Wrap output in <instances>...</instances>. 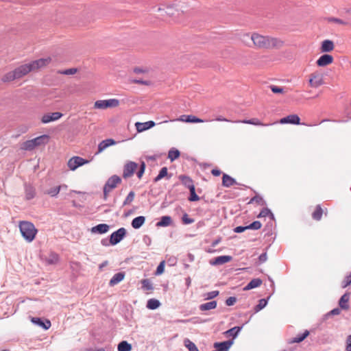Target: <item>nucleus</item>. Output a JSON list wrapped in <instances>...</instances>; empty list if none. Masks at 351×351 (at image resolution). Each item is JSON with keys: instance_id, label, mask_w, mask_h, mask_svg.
<instances>
[{"instance_id": "obj_3", "label": "nucleus", "mask_w": 351, "mask_h": 351, "mask_svg": "<svg viewBox=\"0 0 351 351\" xmlns=\"http://www.w3.org/2000/svg\"><path fill=\"white\" fill-rule=\"evenodd\" d=\"M127 235V230L125 228H120L113 232L110 237L111 245H116L120 243Z\"/></svg>"}, {"instance_id": "obj_57", "label": "nucleus", "mask_w": 351, "mask_h": 351, "mask_svg": "<svg viewBox=\"0 0 351 351\" xmlns=\"http://www.w3.org/2000/svg\"><path fill=\"white\" fill-rule=\"evenodd\" d=\"M77 71V69L76 68H70L68 69L59 71L58 73H60L62 75H73V74L76 73Z\"/></svg>"}, {"instance_id": "obj_55", "label": "nucleus", "mask_w": 351, "mask_h": 351, "mask_svg": "<svg viewBox=\"0 0 351 351\" xmlns=\"http://www.w3.org/2000/svg\"><path fill=\"white\" fill-rule=\"evenodd\" d=\"M194 221V219L189 217L187 213H184L182 217V222L184 225L191 224Z\"/></svg>"}, {"instance_id": "obj_19", "label": "nucleus", "mask_w": 351, "mask_h": 351, "mask_svg": "<svg viewBox=\"0 0 351 351\" xmlns=\"http://www.w3.org/2000/svg\"><path fill=\"white\" fill-rule=\"evenodd\" d=\"M110 230V226L106 223H99L97 224L90 229V232L92 234H103L108 232Z\"/></svg>"}, {"instance_id": "obj_50", "label": "nucleus", "mask_w": 351, "mask_h": 351, "mask_svg": "<svg viewBox=\"0 0 351 351\" xmlns=\"http://www.w3.org/2000/svg\"><path fill=\"white\" fill-rule=\"evenodd\" d=\"M341 313V310L340 308H335L332 310H331L330 311H329L328 313H326L323 317H322V321H325L327 319H328L329 317L330 316H333V315H339Z\"/></svg>"}, {"instance_id": "obj_43", "label": "nucleus", "mask_w": 351, "mask_h": 351, "mask_svg": "<svg viewBox=\"0 0 351 351\" xmlns=\"http://www.w3.org/2000/svg\"><path fill=\"white\" fill-rule=\"evenodd\" d=\"M61 190V186L52 187L44 191L45 194H47L52 197H56Z\"/></svg>"}, {"instance_id": "obj_16", "label": "nucleus", "mask_w": 351, "mask_h": 351, "mask_svg": "<svg viewBox=\"0 0 351 351\" xmlns=\"http://www.w3.org/2000/svg\"><path fill=\"white\" fill-rule=\"evenodd\" d=\"M156 125V123L154 121H148L146 122H136L135 126L138 132H143L149 129L152 128Z\"/></svg>"}, {"instance_id": "obj_9", "label": "nucleus", "mask_w": 351, "mask_h": 351, "mask_svg": "<svg viewBox=\"0 0 351 351\" xmlns=\"http://www.w3.org/2000/svg\"><path fill=\"white\" fill-rule=\"evenodd\" d=\"M232 260V257L229 255H222L215 257L210 260L209 263L213 266L221 265L225 263H229Z\"/></svg>"}, {"instance_id": "obj_58", "label": "nucleus", "mask_w": 351, "mask_h": 351, "mask_svg": "<svg viewBox=\"0 0 351 351\" xmlns=\"http://www.w3.org/2000/svg\"><path fill=\"white\" fill-rule=\"evenodd\" d=\"M219 294V291H213L208 292L205 294V300H213V298L218 296Z\"/></svg>"}, {"instance_id": "obj_41", "label": "nucleus", "mask_w": 351, "mask_h": 351, "mask_svg": "<svg viewBox=\"0 0 351 351\" xmlns=\"http://www.w3.org/2000/svg\"><path fill=\"white\" fill-rule=\"evenodd\" d=\"M132 346L127 341H121L117 346L118 351H131Z\"/></svg>"}, {"instance_id": "obj_29", "label": "nucleus", "mask_w": 351, "mask_h": 351, "mask_svg": "<svg viewBox=\"0 0 351 351\" xmlns=\"http://www.w3.org/2000/svg\"><path fill=\"white\" fill-rule=\"evenodd\" d=\"M171 176H172L171 174L168 173L167 167H164L160 169L158 176L154 178V182H157L164 178H167V179L169 180L171 178Z\"/></svg>"}, {"instance_id": "obj_39", "label": "nucleus", "mask_w": 351, "mask_h": 351, "mask_svg": "<svg viewBox=\"0 0 351 351\" xmlns=\"http://www.w3.org/2000/svg\"><path fill=\"white\" fill-rule=\"evenodd\" d=\"M180 156V152L175 147L171 148L168 152V158H169L171 162L178 159Z\"/></svg>"}, {"instance_id": "obj_59", "label": "nucleus", "mask_w": 351, "mask_h": 351, "mask_svg": "<svg viewBox=\"0 0 351 351\" xmlns=\"http://www.w3.org/2000/svg\"><path fill=\"white\" fill-rule=\"evenodd\" d=\"M350 285H351V273L344 278L341 282V287L342 288H346Z\"/></svg>"}, {"instance_id": "obj_40", "label": "nucleus", "mask_w": 351, "mask_h": 351, "mask_svg": "<svg viewBox=\"0 0 351 351\" xmlns=\"http://www.w3.org/2000/svg\"><path fill=\"white\" fill-rule=\"evenodd\" d=\"M287 124H293V125H300V119L297 114H290L287 115L286 118Z\"/></svg>"}, {"instance_id": "obj_21", "label": "nucleus", "mask_w": 351, "mask_h": 351, "mask_svg": "<svg viewBox=\"0 0 351 351\" xmlns=\"http://www.w3.org/2000/svg\"><path fill=\"white\" fill-rule=\"evenodd\" d=\"M173 223V219L169 215L162 216L159 221L156 223V227H168Z\"/></svg>"}, {"instance_id": "obj_18", "label": "nucleus", "mask_w": 351, "mask_h": 351, "mask_svg": "<svg viewBox=\"0 0 351 351\" xmlns=\"http://www.w3.org/2000/svg\"><path fill=\"white\" fill-rule=\"evenodd\" d=\"M25 199L31 200L36 197V189L29 183L25 182L24 184Z\"/></svg>"}, {"instance_id": "obj_33", "label": "nucleus", "mask_w": 351, "mask_h": 351, "mask_svg": "<svg viewBox=\"0 0 351 351\" xmlns=\"http://www.w3.org/2000/svg\"><path fill=\"white\" fill-rule=\"evenodd\" d=\"M217 302L216 300L204 303L199 305V308L202 311H206L211 309H215L217 307Z\"/></svg>"}, {"instance_id": "obj_61", "label": "nucleus", "mask_w": 351, "mask_h": 351, "mask_svg": "<svg viewBox=\"0 0 351 351\" xmlns=\"http://www.w3.org/2000/svg\"><path fill=\"white\" fill-rule=\"evenodd\" d=\"M267 260V252H265L262 253L258 256V263H256V265H259L265 263Z\"/></svg>"}, {"instance_id": "obj_23", "label": "nucleus", "mask_w": 351, "mask_h": 351, "mask_svg": "<svg viewBox=\"0 0 351 351\" xmlns=\"http://www.w3.org/2000/svg\"><path fill=\"white\" fill-rule=\"evenodd\" d=\"M350 300V293H345L339 300V306L342 310H348L350 306L348 302Z\"/></svg>"}, {"instance_id": "obj_36", "label": "nucleus", "mask_w": 351, "mask_h": 351, "mask_svg": "<svg viewBox=\"0 0 351 351\" xmlns=\"http://www.w3.org/2000/svg\"><path fill=\"white\" fill-rule=\"evenodd\" d=\"M160 302L158 300L152 298L147 300L146 307L150 310L157 309L160 306Z\"/></svg>"}, {"instance_id": "obj_12", "label": "nucleus", "mask_w": 351, "mask_h": 351, "mask_svg": "<svg viewBox=\"0 0 351 351\" xmlns=\"http://www.w3.org/2000/svg\"><path fill=\"white\" fill-rule=\"evenodd\" d=\"M311 86L317 88L324 84L323 76L321 73H313L311 74L309 79Z\"/></svg>"}, {"instance_id": "obj_17", "label": "nucleus", "mask_w": 351, "mask_h": 351, "mask_svg": "<svg viewBox=\"0 0 351 351\" xmlns=\"http://www.w3.org/2000/svg\"><path fill=\"white\" fill-rule=\"evenodd\" d=\"M221 184L224 187H230L234 184L241 185V184L238 183L234 178L224 173H223L222 176ZM242 186H244L245 188H248V186L244 184H242Z\"/></svg>"}, {"instance_id": "obj_44", "label": "nucleus", "mask_w": 351, "mask_h": 351, "mask_svg": "<svg viewBox=\"0 0 351 351\" xmlns=\"http://www.w3.org/2000/svg\"><path fill=\"white\" fill-rule=\"evenodd\" d=\"M325 20L329 23H335L341 25H347L348 24V23L347 21H345L342 19H340L339 18H335L333 16L327 17L325 19Z\"/></svg>"}, {"instance_id": "obj_31", "label": "nucleus", "mask_w": 351, "mask_h": 351, "mask_svg": "<svg viewBox=\"0 0 351 351\" xmlns=\"http://www.w3.org/2000/svg\"><path fill=\"white\" fill-rule=\"evenodd\" d=\"M310 332L308 330H305L302 334L298 335L295 337L289 340V343H300L303 341Z\"/></svg>"}, {"instance_id": "obj_52", "label": "nucleus", "mask_w": 351, "mask_h": 351, "mask_svg": "<svg viewBox=\"0 0 351 351\" xmlns=\"http://www.w3.org/2000/svg\"><path fill=\"white\" fill-rule=\"evenodd\" d=\"M134 197L135 193L133 191H130L126 198L123 201L122 206H125L130 204L132 202L134 201Z\"/></svg>"}, {"instance_id": "obj_10", "label": "nucleus", "mask_w": 351, "mask_h": 351, "mask_svg": "<svg viewBox=\"0 0 351 351\" xmlns=\"http://www.w3.org/2000/svg\"><path fill=\"white\" fill-rule=\"evenodd\" d=\"M31 322L34 324L42 328L44 330H48L51 326L50 320L47 319H44L43 317H32Z\"/></svg>"}, {"instance_id": "obj_25", "label": "nucleus", "mask_w": 351, "mask_h": 351, "mask_svg": "<svg viewBox=\"0 0 351 351\" xmlns=\"http://www.w3.org/2000/svg\"><path fill=\"white\" fill-rule=\"evenodd\" d=\"M179 180L181 181L182 184L189 190L195 187L193 180L189 176L180 175L179 176Z\"/></svg>"}, {"instance_id": "obj_6", "label": "nucleus", "mask_w": 351, "mask_h": 351, "mask_svg": "<svg viewBox=\"0 0 351 351\" xmlns=\"http://www.w3.org/2000/svg\"><path fill=\"white\" fill-rule=\"evenodd\" d=\"M137 167L138 164L136 162L133 161L128 162L123 167V178L126 179L132 177L134 175Z\"/></svg>"}, {"instance_id": "obj_47", "label": "nucleus", "mask_w": 351, "mask_h": 351, "mask_svg": "<svg viewBox=\"0 0 351 351\" xmlns=\"http://www.w3.org/2000/svg\"><path fill=\"white\" fill-rule=\"evenodd\" d=\"M34 148H36V146L34 145L32 139L25 141L22 145V149L27 151H32Z\"/></svg>"}, {"instance_id": "obj_13", "label": "nucleus", "mask_w": 351, "mask_h": 351, "mask_svg": "<svg viewBox=\"0 0 351 351\" xmlns=\"http://www.w3.org/2000/svg\"><path fill=\"white\" fill-rule=\"evenodd\" d=\"M233 343V340L215 342L213 344L215 350L213 351H228Z\"/></svg>"}, {"instance_id": "obj_1", "label": "nucleus", "mask_w": 351, "mask_h": 351, "mask_svg": "<svg viewBox=\"0 0 351 351\" xmlns=\"http://www.w3.org/2000/svg\"><path fill=\"white\" fill-rule=\"evenodd\" d=\"M250 38L254 45L258 48H279L283 45V41L276 38L264 36L256 33L252 34Z\"/></svg>"}, {"instance_id": "obj_53", "label": "nucleus", "mask_w": 351, "mask_h": 351, "mask_svg": "<svg viewBox=\"0 0 351 351\" xmlns=\"http://www.w3.org/2000/svg\"><path fill=\"white\" fill-rule=\"evenodd\" d=\"M142 288L145 290L151 291L154 289L152 284L150 282L149 279H143L141 280Z\"/></svg>"}, {"instance_id": "obj_7", "label": "nucleus", "mask_w": 351, "mask_h": 351, "mask_svg": "<svg viewBox=\"0 0 351 351\" xmlns=\"http://www.w3.org/2000/svg\"><path fill=\"white\" fill-rule=\"evenodd\" d=\"M13 71L14 72L16 79H20L22 77L27 75V73H29V72L32 71V68L31 67V64H29V63H27L16 67Z\"/></svg>"}, {"instance_id": "obj_42", "label": "nucleus", "mask_w": 351, "mask_h": 351, "mask_svg": "<svg viewBox=\"0 0 351 351\" xmlns=\"http://www.w3.org/2000/svg\"><path fill=\"white\" fill-rule=\"evenodd\" d=\"M184 345L189 351H199L196 345L187 338L184 340Z\"/></svg>"}, {"instance_id": "obj_49", "label": "nucleus", "mask_w": 351, "mask_h": 351, "mask_svg": "<svg viewBox=\"0 0 351 351\" xmlns=\"http://www.w3.org/2000/svg\"><path fill=\"white\" fill-rule=\"evenodd\" d=\"M237 122L243 123H247V124H251V125H263L259 121V119H258L256 118H253V119H243L242 121H238Z\"/></svg>"}, {"instance_id": "obj_5", "label": "nucleus", "mask_w": 351, "mask_h": 351, "mask_svg": "<svg viewBox=\"0 0 351 351\" xmlns=\"http://www.w3.org/2000/svg\"><path fill=\"white\" fill-rule=\"evenodd\" d=\"M88 162L89 161L88 160L84 159L82 157L73 156L69 160L67 165L71 171H75L78 167Z\"/></svg>"}, {"instance_id": "obj_51", "label": "nucleus", "mask_w": 351, "mask_h": 351, "mask_svg": "<svg viewBox=\"0 0 351 351\" xmlns=\"http://www.w3.org/2000/svg\"><path fill=\"white\" fill-rule=\"evenodd\" d=\"M14 80H16V75L14 74V71H10L3 75L2 77V80L4 82H11Z\"/></svg>"}, {"instance_id": "obj_35", "label": "nucleus", "mask_w": 351, "mask_h": 351, "mask_svg": "<svg viewBox=\"0 0 351 351\" xmlns=\"http://www.w3.org/2000/svg\"><path fill=\"white\" fill-rule=\"evenodd\" d=\"M270 296L267 298H262L258 300V304L254 307V313H256L263 309L267 304Z\"/></svg>"}, {"instance_id": "obj_34", "label": "nucleus", "mask_w": 351, "mask_h": 351, "mask_svg": "<svg viewBox=\"0 0 351 351\" xmlns=\"http://www.w3.org/2000/svg\"><path fill=\"white\" fill-rule=\"evenodd\" d=\"M47 265H55L59 261V256L54 252H51L49 256L45 258Z\"/></svg>"}, {"instance_id": "obj_30", "label": "nucleus", "mask_w": 351, "mask_h": 351, "mask_svg": "<svg viewBox=\"0 0 351 351\" xmlns=\"http://www.w3.org/2000/svg\"><path fill=\"white\" fill-rule=\"evenodd\" d=\"M145 217L138 216L134 218L131 222L132 227L134 229H139L145 222Z\"/></svg>"}, {"instance_id": "obj_48", "label": "nucleus", "mask_w": 351, "mask_h": 351, "mask_svg": "<svg viewBox=\"0 0 351 351\" xmlns=\"http://www.w3.org/2000/svg\"><path fill=\"white\" fill-rule=\"evenodd\" d=\"M189 193V196L188 197V200L189 202H197L199 200L200 198L196 193L195 187L190 189Z\"/></svg>"}, {"instance_id": "obj_11", "label": "nucleus", "mask_w": 351, "mask_h": 351, "mask_svg": "<svg viewBox=\"0 0 351 351\" xmlns=\"http://www.w3.org/2000/svg\"><path fill=\"white\" fill-rule=\"evenodd\" d=\"M62 116L63 114L60 112L47 113L42 117L41 122L43 123H48L60 119Z\"/></svg>"}, {"instance_id": "obj_64", "label": "nucleus", "mask_w": 351, "mask_h": 351, "mask_svg": "<svg viewBox=\"0 0 351 351\" xmlns=\"http://www.w3.org/2000/svg\"><path fill=\"white\" fill-rule=\"evenodd\" d=\"M346 350V351H351V335L347 337Z\"/></svg>"}, {"instance_id": "obj_32", "label": "nucleus", "mask_w": 351, "mask_h": 351, "mask_svg": "<svg viewBox=\"0 0 351 351\" xmlns=\"http://www.w3.org/2000/svg\"><path fill=\"white\" fill-rule=\"evenodd\" d=\"M180 120L187 123H202L204 120L194 116V115H182Z\"/></svg>"}, {"instance_id": "obj_45", "label": "nucleus", "mask_w": 351, "mask_h": 351, "mask_svg": "<svg viewBox=\"0 0 351 351\" xmlns=\"http://www.w3.org/2000/svg\"><path fill=\"white\" fill-rule=\"evenodd\" d=\"M262 227V223L259 221H254L250 224L245 226L247 230H258Z\"/></svg>"}, {"instance_id": "obj_46", "label": "nucleus", "mask_w": 351, "mask_h": 351, "mask_svg": "<svg viewBox=\"0 0 351 351\" xmlns=\"http://www.w3.org/2000/svg\"><path fill=\"white\" fill-rule=\"evenodd\" d=\"M253 202H256L259 205H266V202L263 199V198L259 195H256L255 196H254L253 197H252L250 200V202H248V204H252Z\"/></svg>"}, {"instance_id": "obj_60", "label": "nucleus", "mask_w": 351, "mask_h": 351, "mask_svg": "<svg viewBox=\"0 0 351 351\" xmlns=\"http://www.w3.org/2000/svg\"><path fill=\"white\" fill-rule=\"evenodd\" d=\"M269 87H270L271 91L275 94H280V93H284L283 87H280V86H277L275 85H271Z\"/></svg>"}, {"instance_id": "obj_54", "label": "nucleus", "mask_w": 351, "mask_h": 351, "mask_svg": "<svg viewBox=\"0 0 351 351\" xmlns=\"http://www.w3.org/2000/svg\"><path fill=\"white\" fill-rule=\"evenodd\" d=\"M165 261H162L159 265H158L154 274L156 276H160L165 271Z\"/></svg>"}, {"instance_id": "obj_14", "label": "nucleus", "mask_w": 351, "mask_h": 351, "mask_svg": "<svg viewBox=\"0 0 351 351\" xmlns=\"http://www.w3.org/2000/svg\"><path fill=\"white\" fill-rule=\"evenodd\" d=\"M51 61V58L48 57L46 58H40L38 60L32 61L31 62H29V64H31L32 71H34L36 69L47 66Z\"/></svg>"}, {"instance_id": "obj_28", "label": "nucleus", "mask_w": 351, "mask_h": 351, "mask_svg": "<svg viewBox=\"0 0 351 351\" xmlns=\"http://www.w3.org/2000/svg\"><path fill=\"white\" fill-rule=\"evenodd\" d=\"M263 283V280L261 278H253L252 279L245 287H244V291H249L252 289L257 288L260 287Z\"/></svg>"}, {"instance_id": "obj_8", "label": "nucleus", "mask_w": 351, "mask_h": 351, "mask_svg": "<svg viewBox=\"0 0 351 351\" xmlns=\"http://www.w3.org/2000/svg\"><path fill=\"white\" fill-rule=\"evenodd\" d=\"M121 181V178L119 176L113 175L107 180L106 184L104 186V188L111 191L115 189L117 184H120Z\"/></svg>"}, {"instance_id": "obj_62", "label": "nucleus", "mask_w": 351, "mask_h": 351, "mask_svg": "<svg viewBox=\"0 0 351 351\" xmlns=\"http://www.w3.org/2000/svg\"><path fill=\"white\" fill-rule=\"evenodd\" d=\"M237 302V298L234 297V296H231V297H229L226 300V304L228 306H233Z\"/></svg>"}, {"instance_id": "obj_27", "label": "nucleus", "mask_w": 351, "mask_h": 351, "mask_svg": "<svg viewBox=\"0 0 351 351\" xmlns=\"http://www.w3.org/2000/svg\"><path fill=\"white\" fill-rule=\"evenodd\" d=\"M243 325L234 326V327L228 329V330H226L224 332V334L226 336L232 337V340H233L234 339H235L238 337L239 332H241V330L243 328Z\"/></svg>"}, {"instance_id": "obj_2", "label": "nucleus", "mask_w": 351, "mask_h": 351, "mask_svg": "<svg viewBox=\"0 0 351 351\" xmlns=\"http://www.w3.org/2000/svg\"><path fill=\"white\" fill-rule=\"evenodd\" d=\"M19 230L22 237L27 242H32L34 241L38 232L37 229L32 222L25 221L20 223Z\"/></svg>"}, {"instance_id": "obj_24", "label": "nucleus", "mask_w": 351, "mask_h": 351, "mask_svg": "<svg viewBox=\"0 0 351 351\" xmlns=\"http://www.w3.org/2000/svg\"><path fill=\"white\" fill-rule=\"evenodd\" d=\"M125 276V273L124 271H120L115 274L110 280L109 286L114 287V285L119 284L124 279Z\"/></svg>"}, {"instance_id": "obj_56", "label": "nucleus", "mask_w": 351, "mask_h": 351, "mask_svg": "<svg viewBox=\"0 0 351 351\" xmlns=\"http://www.w3.org/2000/svg\"><path fill=\"white\" fill-rule=\"evenodd\" d=\"M145 168H146V165H145V162L142 161L140 164V167H139L138 171L136 172V176L139 179H141L142 178V176H143L145 171Z\"/></svg>"}, {"instance_id": "obj_38", "label": "nucleus", "mask_w": 351, "mask_h": 351, "mask_svg": "<svg viewBox=\"0 0 351 351\" xmlns=\"http://www.w3.org/2000/svg\"><path fill=\"white\" fill-rule=\"evenodd\" d=\"M323 209L319 204L317 205L315 210L312 213V218L315 221H319L323 215Z\"/></svg>"}, {"instance_id": "obj_63", "label": "nucleus", "mask_w": 351, "mask_h": 351, "mask_svg": "<svg viewBox=\"0 0 351 351\" xmlns=\"http://www.w3.org/2000/svg\"><path fill=\"white\" fill-rule=\"evenodd\" d=\"M177 263V258L175 256H171L167 259V264L169 266H175Z\"/></svg>"}, {"instance_id": "obj_20", "label": "nucleus", "mask_w": 351, "mask_h": 351, "mask_svg": "<svg viewBox=\"0 0 351 351\" xmlns=\"http://www.w3.org/2000/svg\"><path fill=\"white\" fill-rule=\"evenodd\" d=\"M335 48V45L332 40H324L322 42L320 51L322 53H328L332 51Z\"/></svg>"}, {"instance_id": "obj_26", "label": "nucleus", "mask_w": 351, "mask_h": 351, "mask_svg": "<svg viewBox=\"0 0 351 351\" xmlns=\"http://www.w3.org/2000/svg\"><path fill=\"white\" fill-rule=\"evenodd\" d=\"M49 136L47 134H43L39 136H37L32 139L34 145L36 147L40 145H45L49 142Z\"/></svg>"}, {"instance_id": "obj_15", "label": "nucleus", "mask_w": 351, "mask_h": 351, "mask_svg": "<svg viewBox=\"0 0 351 351\" xmlns=\"http://www.w3.org/2000/svg\"><path fill=\"white\" fill-rule=\"evenodd\" d=\"M333 60L332 56L324 53L317 60L316 64L318 66L323 67L330 64L333 62Z\"/></svg>"}, {"instance_id": "obj_37", "label": "nucleus", "mask_w": 351, "mask_h": 351, "mask_svg": "<svg viewBox=\"0 0 351 351\" xmlns=\"http://www.w3.org/2000/svg\"><path fill=\"white\" fill-rule=\"evenodd\" d=\"M269 217L270 219L275 220V217L272 212L268 208H263L259 214L257 215L258 218Z\"/></svg>"}, {"instance_id": "obj_22", "label": "nucleus", "mask_w": 351, "mask_h": 351, "mask_svg": "<svg viewBox=\"0 0 351 351\" xmlns=\"http://www.w3.org/2000/svg\"><path fill=\"white\" fill-rule=\"evenodd\" d=\"M116 143H117V142L112 138H107V139L103 140L98 145L97 153L102 152L104 149H106L108 147H110L111 145H114Z\"/></svg>"}, {"instance_id": "obj_4", "label": "nucleus", "mask_w": 351, "mask_h": 351, "mask_svg": "<svg viewBox=\"0 0 351 351\" xmlns=\"http://www.w3.org/2000/svg\"><path fill=\"white\" fill-rule=\"evenodd\" d=\"M119 104V100L117 99H109L105 100H97L95 102L94 107L97 109H106L114 108Z\"/></svg>"}]
</instances>
